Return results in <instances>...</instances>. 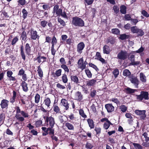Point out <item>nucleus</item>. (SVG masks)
<instances>
[{
  "label": "nucleus",
  "instance_id": "obj_1",
  "mask_svg": "<svg viewBox=\"0 0 149 149\" xmlns=\"http://www.w3.org/2000/svg\"><path fill=\"white\" fill-rule=\"evenodd\" d=\"M128 56V53L126 51L121 50L118 54L117 58L122 61L126 59Z\"/></svg>",
  "mask_w": 149,
  "mask_h": 149
},
{
  "label": "nucleus",
  "instance_id": "obj_2",
  "mask_svg": "<svg viewBox=\"0 0 149 149\" xmlns=\"http://www.w3.org/2000/svg\"><path fill=\"white\" fill-rule=\"evenodd\" d=\"M72 23L76 26H83L84 25V23L83 20L77 17L73 18Z\"/></svg>",
  "mask_w": 149,
  "mask_h": 149
},
{
  "label": "nucleus",
  "instance_id": "obj_3",
  "mask_svg": "<svg viewBox=\"0 0 149 149\" xmlns=\"http://www.w3.org/2000/svg\"><path fill=\"white\" fill-rule=\"evenodd\" d=\"M15 109L16 110V114L15 115V117L18 121L22 122L24 120V118L21 116V115L19 113H21V111L18 106H17L15 107Z\"/></svg>",
  "mask_w": 149,
  "mask_h": 149
},
{
  "label": "nucleus",
  "instance_id": "obj_4",
  "mask_svg": "<svg viewBox=\"0 0 149 149\" xmlns=\"http://www.w3.org/2000/svg\"><path fill=\"white\" fill-rule=\"evenodd\" d=\"M87 63L86 61L84 62L82 58H81L78 62V67L81 70H83L85 68L86 65L87 64Z\"/></svg>",
  "mask_w": 149,
  "mask_h": 149
},
{
  "label": "nucleus",
  "instance_id": "obj_5",
  "mask_svg": "<svg viewBox=\"0 0 149 149\" xmlns=\"http://www.w3.org/2000/svg\"><path fill=\"white\" fill-rule=\"evenodd\" d=\"M135 113L137 115L140 116L141 119L144 120L146 117V111L145 110H136L135 111Z\"/></svg>",
  "mask_w": 149,
  "mask_h": 149
},
{
  "label": "nucleus",
  "instance_id": "obj_6",
  "mask_svg": "<svg viewBox=\"0 0 149 149\" xmlns=\"http://www.w3.org/2000/svg\"><path fill=\"white\" fill-rule=\"evenodd\" d=\"M130 80L131 82L134 84L136 88H137L138 87V86L139 81L136 77L132 76L130 77Z\"/></svg>",
  "mask_w": 149,
  "mask_h": 149
},
{
  "label": "nucleus",
  "instance_id": "obj_7",
  "mask_svg": "<svg viewBox=\"0 0 149 149\" xmlns=\"http://www.w3.org/2000/svg\"><path fill=\"white\" fill-rule=\"evenodd\" d=\"M135 56L133 55H131L128 58V59L131 62L130 65H138L140 64V62L139 61H134Z\"/></svg>",
  "mask_w": 149,
  "mask_h": 149
},
{
  "label": "nucleus",
  "instance_id": "obj_8",
  "mask_svg": "<svg viewBox=\"0 0 149 149\" xmlns=\"http://www.w3.org/2000/svg\"><path fill=\"white\" fill-rule=\"evenodd\" d=\"M85 47V45L83 42H82L78 44L77 46V51L80 54L82 52V50Z\"/></svg>",
  "mask_w": 149,
  "mask_h": 149
},
{
  "label": "nucleus",
  "instance_id": "obj_9",
  "mask_svg": "<svg viewBox=\"0 0 149 149\" xmlns=\"http://www.w3.org/2000/svg\"><path fill=\"white\" fill-rule=\"evenodd\" d=\"M45 120L47 123L49 122V125L51 127H53L55 123L54 118L51 116L47 117L46 118Z\"/></svg>",
  "mask_w": 149,
  "mask_h": 149
},
{
  "label": "nucleus",
  "instance_id": "obj_10",
  "mask_svg": "<svg viewBox=\"0 0 149 149\" xmlns=\"http://www.w3.org/2000/svg\"><path fill=\"white\" fill-rule=\"evenodd\" d=\"M62 10L59 8V6L58 5L55 6L54 7L53 11V13L54 14L56 13V16L60 15L61 13Z\"/></svg>",
  "mask_w": 149,
  "mask_h": 149
},
{
  "label": "nucleus",
  "instance_id": "obj_11",
  "mask_svg": "<svg viewBox=\"0 0 149 149\" xmlns=\"http://www.w3.org/2000/svg\"><path fill=\"white\" fill-rule=\"evenodd\" d=\"M8 101L6 99H3L1 100L0 105L2 109L7 108L8 106Z\"/></svg>",
  "mask_w": 149,
  "mask_h": 149
},
{
  "label": "nucleus",
  "instance_id": "obj_12",
  "mask_svg": "<svg viewBox=\"0 0 149 149\" xmlns=\"http://www.w3.org/2000/svg\"><path fill=\"white\" fill-rule=\"evenodd\" d=\"M105 107L108 112H111L114 110V107L111 104H106Z\"/></svg>",
  "mask_w": 149,
  "mask_h": 149
},
{
  "label": "nucleus",
  "instance_id": "obj_13",
  "mask_svg": "<svg viewBox=\"0 0 149 149\" xmlns=\"http://www.w3.org/2000/svg\"><path fill=\"white\" fill-rule=\"evenodd\" d=\"M74 98L75 99L78 101H80L83 99V95L80 92L78 91L75 93Z\"/></svg>",
  "mask_w": 149,
  "mask_h": 149
},
{
  "label": "nucleus",
  "instance_id": "obj_14",
  "mask_svg": "<svg viewBox=\"0 0 149 149\" xmlns=\"http://www.w3.org/2000/svg\"><path fill=\"white\" fill-rule=\"evenodd\" d=\"M111 51L110 47L107 45H105L103 48V53L104 54H109Z\"/></svg>",
  "mask_w": 149,
  "mask_h": 149
},
{
  "label": "nucleus",
  "instance_id": "obj_15",
  "mask_svg": "<svg viewBox=\"0 0 149 149\" xmlns=\"http://www.w3.org/2000/svg\"><path fill=\"white\" fill-rule=\"evenodd\" d=\"M61 104L65 108L66 110H67L69 108V104L68 103V101L64 99H62L61 101Z\"/></svg>",
  "mask_w": 149,
  "mask_h": 149
},
{
  "label": "nucleus",
  "instance_id": "obj_16",
  "mask_svg": "<svg viewBox=\"0 0 149 149\" xmlns=\"http://www.w3.org/2000/svg\"><path fill=\"white\" fill-rule=\"evenodd\" d=\"M31 38L32 39L35 40L36 38L38 39L39 36L37 34V32L36 31L31 30Z\"/></svg>",
  "mask_w": 149,
  "mask_h": 149
},
{
  "label": "nucleus",
  "instance_id": "obj_17",
  "mask_svg": "<svg viewBox=\"0 0 149 149\" xmlns=\"http://www.w3.org/2000/svg\"><path fill=\"white\" fill-rule=\"evenodd\" d=\"M97 82L96 79H93L86 81V85L89 86H93Z\"/></svg>",
  "mask_w": 149,
  "mask_h": 149
},
{
  "label": "nucleus",
  "instance_id": "obj_18",
  "mask_svg": "<svg viewBox=\"0 0 149 149\" xmlns=\"http://www.w3.org/2000/svg\"><path fill=\"white\" fill-rule=\"evenodd\" d=\"M71 80L76 84L79 83L78 77L76 75H72L70 76Z\"/></svg>",
  "mask_w": 149,
  "mask_h": 149
},
{
  "label": "nucleus",
  "instance_id": "obj_19",
  "mask_svg": "<svg viewBox=\"0 0 149 149\" xmlns=\"http://www.w3.org/2000/svg\"><path fill=\"white\" fill-rule=\"evenodd\" d=\"M21 85L23 91L25 92L27 91H28L27 84L24 81H22Z\"/></svg>",
  "mask_w": 149,
  "mask_h": 149
},
{
  "label": "nucleus",
  "instance_id": "obj_20",
  "mask_svg": "<svg viewBox=\"0 0 149 149\" xmlns=\"http://www.w3.org/2000/svg\"><path fill=\"white\" fill-rule=\"evenodd\" d=\"M47 59V58L46 57L42 56H39L37 58V60L39 63H40L41 62L43 63L45 62Z\"/></svg>",
  "mask_w": 149,
  "mask_h": 149
},
{
  "label": "nucleus",
  "instance_id": "obj_21",
  "mask_svg": "<svg viewBox=\"0 0 149 149\" xmlns=\"http://www.w3.org/2000/svg\"><path fill=\"white\" fill-rule=\"evenodd\" d=\"M2 18L3 19H10V17L8 15L7 13L5 11H3L2 12L1 15Z\"/></svg>",
  "mask_w": 149,
  "mask_h": 149
},
{
  "label": "nucleus",
  "instance_id": "obj_22",
  "mask_svg": "<svg viewBox=\"0 0 149 149\" xmlns=\"http://www.w3.org/2000/svg\"><path fill=\"white\" fill-rule=\"evenodd\" d=\"M44 103L48 107H49L51 103L50 99L48 97L45 98L44 101Z\"/></svg>",
  "mask_w": 149,
  "mask_h": 149
},
{
  "label": "nucleus",
  "instance_id": "obj_23",
  "mask_svg": "<svg viewBox=\"0 0 149 149\" xmlns=\"http://www.w3.org/2000/svg\"><path fill=\"white\" fill-rule=\"evenodd\" d=\"M65 125L69 130H74V127L73 125L68 122L65 123Z\"/></svg>",
  "mask_w": 149,
  "mask_h": 149
},
{
  "label": "nucleus",
  "instance_id": "obj_24",
  "mask_svg": "<svg viewBox=\"0 0 149 149\" xmlns=\"http://www.w3.org/2000/svg\"><path fill=\"white\" fill-rule=\"evenodd\" d=\"M140 80L143 82H145L146 81V77L143 73L140 74Z\"/></svg>",
  "mask_w": 149,
  "mask_h": 149
},
{
  "label": "nucleus",
  "instance_id": "obj_25",
  "mask_svg": "<svg viewBox=\"0 0 149 149\" xmlns=\"http://www.w3.org/2000/svg\"><path fill=\"white\" fill-rule=\"evenodd\" d=\"M110 125H113V124L109 121L107 122H105L103 125V127L105 130L107 129Z\"/></svg>",
  "mask_w": 149,
  "mask_h": 149
},
{
  "label": "nucleus",
  "instance_id": "obj_26",
  "mask_svg": "<svg viewBox=\"0 0 149 149\" xmlns=\"http://www.w3.org/2000/svg\"><path fill=\"white\" fill-rule=\"evenodd\" d=\"M20 54L22 58L24 60L25 59L26 57L24 51V48L22 45L20 47Z\"/></svg>",
  "mask_w": 149,
  "mask_h": 149
},
{
  "label": "nucleus",
  "instance_id": "obj_27",
  "mask_svg": "<svg viewBox=\"0 0 149 149\" xmlns=\"http://www.w3.org/2000/svg\"><path fill=\"white\" fill-rule=\"evenodd\" d=\"M87 121L89 127L91 128H94V125L93 120L91 119H89L87 120Z\"/></svg>",
  "mask_w": 149,
  "mask_h": 149
},
{
  "label": "nucleus",
  "instance_id": "obj_28",
  "mask_svg": "<svg viewBox=\"0 0 149 149\" xmlns=\"http://www.w3.org/2000/svg\"><path fill=\"white\" fill-rule=\"evenodd\" d=\"M25 50L26 52V54L29 55L30 54L31 52V48L28 43H26L25 46Z\"/></svg>",
  "mask_w": 149,
  "mask_h": 149
},
{
  "label": "nucleus",
  "instance_id": "obj_29",
  "mask_svg": "<svg viewBox=\"0 0 149 149\" xmlns=\"http://www.w3.org/2000/svg\"><path fill=\"white\" fill-rule=\"evenodd\" d=\"M141 95H142L143 99H144L145 100H148V92L142 91Z\"/></svg>",
  "mask_w": 149,
  "mask_h": 149
},
{
  "label": "nucleus",
  "instance_id": "obj_30",
  "mask_svg": "<svg viewBox=\"0 0 149 149\" xmlns=\"http://www.w3.org/2000/svg\"><path fill=\"white\" fill-rule=\"evenodd\" d=\"M120 12L123 14H125L126 13V8L124 5H122L120 7Z\"/></svg>",
  "mask_w": 149,
  "mask_h": 149
},
{
  "label": "nucleus",
  "instance_id": "obj_31",
  "mask_svg": "<svg viewBox=\"0 0 149 149\" xmlns=\"http://www.w3.org/2000/svg\"><path fill=\"white\" fill-rule=\"evenodd\" d=\"M131 74V72L128 70L125 69L123 71V75L125 76H129Z\"/></svg>",
  "mask_w": 149,
  "mask_h": 149
},
{
  "label": "nucleus",
  "instance_id": "obj_32",
  "mask_svg": "<svg viewBox=\"0 0 149 149\" xmlns=\"http://www.w3.org/2000/svg\"><path fill=\"white\" fill-rule=\"evenodd\" d=\"M141 138L143 139V138L145 139V140L146 142H148L149 141V137L148 136V134L146 132H144L142 134Z\"/></svg>",
  "mask_w": 149,
  "mask_h": 149
},
{
  "label": "nucleus",
  "instance_id": "obj_33",
  "mask_svg": "<svg viewBox=\"0 0 149 149\" xmlns=\"http://www.w3.org/2000/svg\"><path fill=\"white\" fill-rule=\"evenodd\" d=\"M40 99V95L38 94L36 95L35 96V102L36 104L38 103Z\"/></svg>",
  "mask_w": 149,
  "mask_h": 149
},
{
  "label": "nucleus",
  "instance_id": "obj_34",
  "mask_svg": "<svg viewBox=\"0 0 149 149\" xmlns=\"http://www.w3.org/2000/svg\"><path fill=\"white\" fill-rule=\"evenodd\" d=\"M21 38L23 40L25 41L26 40L27 38V34L25 31H24L22 32Z\"/></svg>",
  "mask_w": 149,
  "mask_h": 149
},
{
  "label": "nucleus",
  "instance_id": "obj_35",
  "mask_svg": "<svg viewBox=\"0 0 149 149\" xmlns=\"http://www.w3.org/2000/svg\"><path fill=\"white\" fill-rule=\"evenodd\" d=\"M62 81L63 83H66L68 81V79L66 75L65 74H63L62 77Z\"/></svg>",
  "mask_w": 149,
  "mask_h": 149
},
{
  "label": "nucleus",
  "instance_id": "obj_36",
  "mask_svg": "<svg viewBox=\"0 0 149 149\" xmlns=\"http://www.w3.org/2000/svg\"><path fill=\"white\" fill-rule=\"evenodd\" d=\"M21 114L22 117L24 118H29V115L28 113L25 112V111H22L21 112Z\"/></svg>",
  "mask_w": 149,
  "mask_h": 149
},
{
  "label": "nucleus",
  "instance_id": "obj_37",
  "mask_svg": "<svg viewBox=\"0 0 149 149\" xmlns=\"http://www.w3.org/2000/svg\"><path fill=\"white\" fill-rule=\"evenodd\" d=\"M85 71L87 76L89 78H91L92 77V74L90 70L88 69H87L85 70Z\"/></svg>",
  "mask_w": 149,
  "mask_h": 149
},
{
  "label": "nucleus",
  "instance_id": "obj_38",
  "mask_svg": "<svg viewBox=\"0 0 149 149\" xmlns=\"http://www.w3.org/2000/svg\"><path fill=\"white\" fill-rule=\"evenodd\" d=\"M133 145L136 149H142L143 147L138 143H133Z\"/></svg>",
  "mask_w": 149,
  "mask_h": 149
},
{
  "label": "nucleus",
  "instance_id": "obj_39",
  "mask_svg": "<svg viewBox=\"0 0 149 149\" xmlns=\"http://www.w3.org/2000/svg\"><path fill=\"white\" fill-rule=\"evenodd\" d=\"M129 37V36L126 34H122L120 35L119 38L122 40H124Z\"/></svg>",
  "mask_w": 149,
  "mask_h": 149
},
{
  "label": "nucleus",
  "instance_id": "obj_40",
  "mask_svg": "<svg viewBox=\"0 0 149 149\" xmlns=\"http://www.w3.org/2000/svg\"><path fill=\"white\" fill-rule=\"evenodd\" d=\"M138 29L136 26H134L131 28V30L133 33H136Z\"/></svg>",
  "mask_w": 149,
  "mask_h": 149
},
{
  "label": "nucleus",
  "instance_id": "obj_41",
  "mask_svg": "<svg viewBox=\"0 0 149 149\" xmlns=\"http://www.w3.org/2000/svg\"><path fill=\"white\" fill-rule=\"evenodd\" d=\"M37 71L39 76L41 78L43 76V72L40 66L38 67Z\"/></svg>",
  "mask_w": 149,
  "mask_h": 149
},
{
  "label": "nucleus",
  "instance_id": "obj_42",
  "mask_svg": "<svg viewBox=\"0 0 149 149\" xmlns=\"http://www.w3.org/2000/svg\"><path fill=\"white\" fill-rule=\"evenodd\" d=\"M126 92L128 93H132L134 92L135 90L127 88L125 89Z\"/></svg>",
  "mask_w": 149,
  "mask_h": 149
},
{
  "label": "nucleus",
  "instance_id": "obj_43",
  "mask_svg": "<svg viewBox=\"0 0 149 149\" xmlns=\"http://www.w3.org/2000/svg\"><path fill=\"white\" fill-rule=\"evenodd\" d=\"M22 12L23 13V17L24 19L28 15V12L25 9H23L22 10Z\"/></svg>",
  "mask_w": 149,
  "mask_h": 149
},
{
  "label": "nucleus",
  "instance_id": "obj_44",
  "mask_svg": "<svg viewBox=\"0 0 149 149\" xmlns=\"http://www.w3.org/2000/svg\"><path fill=\"white\" fill-rule=\"evenodd\" d=\"M112 33L114 34L118 35L120 33L119 30L117 29H113L111 30Z\"/></svg>",
  "mask_w": 149,
  "mask_h": 149
},
{
  "label": "nucleus",
  "instance_id": "obj_45",
  "mask_svg": "<svg viewBox=\"0 0 149 149\" xmlns=\"http://www.w3.org/2000/svg\"><path fill=\"white\" fill-rule=\"evenodd\" d=\"M80 115L83 118H86V115L84 112V111L82 109H80L79 110Z\"/></svg>",
  "mask_w": 149,
  "mask_h": 149
},
{
  "label": "nucleus",
  "instance_id": "obj_46",
  "mask_svg": "<svg viewBox=\"0 0 149 149\" xmlns=\"http://www.w3.org/2000/svg\"><path fill=\"white\" fill-rule=\"evenodd\" d=\"M61 67L64 70L65 72H66L68 73L69 72V69H68V67L65 65H62L61 66Z\"/></svg>",
  "mask_w": 149,
  "mask_h": 149
},
{
  "label": "nucleus",
  "instance_id": "obj_47",
  "mask_svg": "<svg viewBox=\"0 0 149 149\" xmlns=\"http://www.w3.org/2000/svg\"><path fill=\"white\" fill-rule=\"evenodd\" d=\"M119 73V71L118 69H116L114 70L113 74H114L115 78H116Z\"/></svg>",
  "mask_w": 149,
  "mask_h": 149
},
{
  "label": "nucleus",
  "instance_id": "obj_48",
  "mask_svg": "<svg viewBox=\"0 0 149 149\" xmlns=\"http://www.w3.org/2000/svg\"><path fill=\"white\" fill-rule=\"evenodd\" d=\"M47 24V22L45 20L42 21L40 22V25L43 27H45Z\"/></svg>",
  "mask_w": 149,
  "mask_h": 149
},
{
  "label": "nucleus",
  "instance_id": "obj_49",
  "mask_svg": "<svg viewBox=\"0 0 149 149\" xmlns=\"http://www.w3.org/2000/svg\"><path fill=\"white\" fill-rule=\"evenodd\" d=\"M120 109L123 112H125L127 109L126 107L124 105H121L120 107Z\"/></svg>",
  "mask_w": 149,
  "mask_h": 149
},
{
  "label": "nucleus",
  "instance_id": "obj_50",
  "mask_svg": "<svg viewBox=\"0 0 149 149\" xmlns=\"http://www.w3.org/2000/svg\"><path fill=\"white\" fill-rule=\"evenodd\" d=\"M17 2L19 4H20L21 6L24 5L26 3V0H18Z\"/></svg>",
  "mask_w": 149,
  "mask_h": 149
},
{
  "label": "nucleus",
  "instance_id": "obj_51",
  "mask_svg": "<svg viewBox=\"0 0 149 149\" xmlns=\"http://www.w3.org/2000/svg\"><path fill=\"white\" fill-rule=\"evenodd\" d=\"M62 70L61 69H59L56 71L55 74L56 76L59 77L61 75Z\"/></svg>",
  "mask_w": 149,
  "mask_h": 149
},
{
  "label": "nucleus",
  "instance_id": "obj_52",
  "mask_svg": "<svg viewBox=\"0 0 149 149\" xmlns=\"http://www.w3.org/2000/svg\"><path fill=\"white\" fill-rule=\"evenodd\" d=\"M53 110L55 112L57 113L59 111L60 109L57 106L55 105L53 106Z\"/></svg>",
  "mask_w": 149,
  "mask_h": 149
},
{
  "label": "nucleus",
  "instance_id": "obj_53",
  "mask_svg": "<svg viewBox=\"0 0 149 149\" xmlns=\"http://www.w3.org/2000/svg\"><path fill=\"white\" fill-rule=\"evenodd\" d=\"M89 66L92 67L94 69H95L96 71H98L99 70L98 68L97 67V66L92 63H90L89 64Z\"/></svg>",
  "mask_w": 149,
  "mask_h": 149
},
{
  "label": "nucleus",
  "instance_id": "obj_54",
  "mask_svg": "<svg viewBox=\"0 0 149 149\" xmlns=\"http://www.w3.org/2000/svg\"><path fill=\"white\" fill-rule=\"evenodd\" d=\"M18 40V39L17 37H15L12 40L11 43L12 45H15L16 42H17Z\"/></svg>",
  "mask_w": 149,
  "mask_h": 149
},
{
  "label": "nucleus",
  "instance_id": "obj_55",
  "mask_svg": "<svg viewBox=\"0 0 149 149\" xmlns=\"http://www.w3.org/2000/svg\"><path fill=\"white\" fill-rule=\"evenodd\" d=\"M66 43L67 44L71 45L73 42V40L70 38H69L68 39H67L66 40Z\"/></svg>",
  "mask_w": 149,
  "mask_h": 149
},
{
  "label": "nucleus",
  "instance_id": "obj_56",
  "mask_svg": "<svg viewBox=\"0 0 149 149\" xmlns=\"http://www.w3.org/2000/svg\"><path fill=\"white\" fill-rule=\"evenodd\" d=\"M113 9L115 13L116 14L117 13L119 12V8L116 6H113Z\"/></svg>",
  "mask_w": 149,
  "mask_h": 149
},
{
  "label": "nucleus",
  "instance_id": "obj_57",
  "mask_svg": "<svg viewBox=\"0 0 149 149\" xmlns=\"http://www.w3.org/2000/svg\"><path fill=\"white\" fill-rule=\"evenodd\" d=\"M141 14L144 16L147 17H149V14L145 10H143L142 11Z\"/></svg>",
  "mask_w": 149,
  "mask_h": 149
},
{
  "label": "nucleus",
  "instance_id": "obj_58",
  "mask_svg": "<svg viewBox=\"0 0 149 149\" xmlns=\"http://www.w3.org/2000/svg\"><path fill=\"white\" fill-rule=\"evenodd\" d=\"M137 33H137L138 35L139 36H142L143 35H144V32L141 29H138Z\"/></svg>",
  "mask_w": 149,
  "mask_h": 149
},
{
  "label": "nucleus",
  "instance_id": "obj_59",
  "mask_svg": "<svg viewBox=\"0 0 149 149\" xmlns=\"http://www.w3.org/2000/svg\"><path fill=\"white\" fill-rule=\"evenodd\" d=\"M58 22L63 26H65V22L60 18H58Z\"/></svg>",
  "mask_w": 149,
  "mask_h": 149
},
{
  "label": "nucleus",
  "instance_id": "obj_60",
  "mask_svg": "<svg viewBox=\"0 0 149 149\" xmlns=\"http://www.w3.org/2000/svg\"><path fill=\"white\" fill-rule=\"evenodd\" d=\"M131 23L132 24L136 25V23L139 22L138 20L137 19H132L131 20Z\"/></svg>",
  "mask_w": 149,
  "mask_h": 149
},
{
  "label": "nucleus",
  "instance_id": "obj_61",
  "mask_svg": "<svg viewBox=\"0 0 149 149\" xmlns=\"http://www.w3.org/2000/svg\"><path fill=\"white\" fill-rule=\"evenodd\" d=\"M57 42V40L56 38L55 37H53L52 41V46H54V45L56 44Z\"/></svg>",
  "mask_w": 149,
  "mask_h": 149
},
{
  "label": "nucleus",
  "instance_id": "obj_62",
  "mask_svg": "<svg viewBox=\"0 0 149 149\" xmlns=\"http://www.w3.org/2000/svg\"><path fill=\"white\" fill-rule=\"evenodd\" d=\"M126 117L127 118L132 119V118L133 115L129 113H126L125 114Z\"/></svg>",
  "mask_w": 149,
  "mask_h": 149
},
{
  "label": "nucleus",
  "instance_id": "obj_63",
  "mask_svg": "<svg viewBox=\"0 0 149 149\" xmlns=\"http://www.w3.org/2000/svg\"><path fill=\"white\" fill-rule=\"evenodd\" d=\"M56 86L59 89H64L65 88V86L59 83H58L57 85Z\"/></svg>",
  "mask_w": 149,
  "mask_h": 149
},
{
  "label": "nucleus",
  "instance_id": "obj_64",
  "mask_svg": "<svg viewBox=\"0 0 149 149\" xmlns=\"http://www.w3.org/2000/svg\"><path fill=\"white\" fill-rule=\"evenodd\" d=\"M111 100L113 102H114V103H116L117 104H120V102L116 98H113L111 99Z\"/></svg>",
  "mask_w": 149,
  "mask_h": 149
}]
</instances>
